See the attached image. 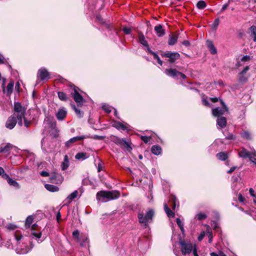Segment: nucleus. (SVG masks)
I'll list each match as a JSON object with an SVG mask.
<instances>
[{
    "mask_svg": "<svg viewBox=\"0 0 256 256\" xmlns=\"http://www.w3.org/2000/svg\"><path fill=\"white\" fill-rule=\"evenodd\" d=\"M72 107L74 110V112H76V114L79 118L82 117L83 112H81L80 110H78L76 108V106L74 104L72 106Z\"/></svg>",
    "mask_w": 256,
    "mask_h": 256,
    "instance_id": "35",
    "label": "nucleus"
},
{
    "mask_svg": "<svg viewBox=\"0 0 256 256\" xmlns=\"http://www.w3.org/2000/svg\"><path fill=\"white\" fill-rule=\"evenodd\" d=\"M26 110L20 103L15 102L14 114L8 119L6 124V127L12 130L15 126L17 122L20 126H22V118H24Z\"/></svg>",
    "mask_w": 256,
    "mask_h": 256,
    "instance_id": "1",
    "label": "nucleus"
},
{
    "mask_svg": "<svg viewBox=\"0 0 256 256\" xmlns=\"http://www.w3.org/2000/svg\"><path fill=\"white\" fill-rule=\"evenodd\" d=\"M13 148V146L10 144H7L4 147H1L0 152H7Z\"/></svg>",
    "mask_w": 256,
    "mask_h": 256,
    "instance_id": "25",
    "label": "nucleus"
},
{
    "mask_svg": "<svg viewBox=\"0 0 256 256\" xmlns=\"http://www.w3.org/2000/svg\"><path fill=\"white\" fill-rule=\"evenodd\" d=\"M114 142L118 145H120L122 148H126L127 150L130 152L132 148L130 147L128 142H126L122 139H120L119 138H116V139L114 140Z\"/></svg>",
    "mask_w": 256,
    "mask_h": 256,
    "instance_id": "10",
    "label": "nucleus"
},
{
    "mask_svg": "<svg viewBox=\"0 0 256 256\" xmlns=\"http://www.w3.org/2000/svg\"><path fill=\"white\" fill-rule=\"evenodd\" d=\"M178 36L176 35H170L168 44L170 46L175 44L178 41Z\"/></svg>",
    "mask_w": 256,
    "mask_h": 256,
    "instance_id": "19",
    "label": "nucleus"
},
{
    "mask_svg": "<svg viewBox=\"0 0 256 256\" xmlns=\"http://www.w3.org/2000/svg\"><path fill=\"white\" fill-rule=\"evenodd\" d=\"M178 76H180V77L182 78V79H186V76L185 74H184L178 72Z\"/></svg>",
    "mask_w": 256,
    "mask_h": 256,
    "instance_id": "59",
    "label": "nucleus"
},
{
    "mask_svg": "<svg viewBox=\"0 0 256 256\" xmlns=\"http://www.w3.org/2000/svg\"><path fill=\"white\" fill-rule=\"evenodd\" d=\"M44 122L45 124H48L49 126L52 128L56 126V122L52 116H47L44 119Z\"/></svg>",
    "mask_w": 256,
    "mask_h": 256,
    "instance_id": "14",
    "label": "nucleus"
},
{
    "mask_svg": "<svg viewBox=\"0 0 256 256\" xmlns=\"http://www.w3.org/2000/svg\"><path fill=\"white\" fill-rule=\"evenodd\" d=\"M88 158V156H87L86 153L83 152H78L75 156V158L78 160H84Z\"/></svg>",
    "mask_w": 256,
    "mask_h": 256,
    "instance_id": "23",
    "label": "nucleus"
},
{
    "mask_svg": "<svg viewBox=\"0 0 256 256\" xmlns=\"http://www.w3.org/2000/svg\"><path fill=\"white\" fill-rule=\"evenodd\" d=\"M202 104L206 106H210V104H209V102H208V101L204 99V98H203L202 100Z\"/></svg>",
    "mask_w": 256,
    "mask_h": 256,
    "instance_id": "55",
    "label": "nucleus"
},
{
    "mask_svg": "<svg viewBox=\"0 0 256 256\" xmlns=\"http://www.w3.org/2000/svg\"><path fill=\"white\" fill-rule=\"evenodd\" d=\"M78 195V190H74L73 192L70 194L68 197L67 200H68V203H70L71 200L74 199Z\"/></svg>",
    "mask_w": 256,
    "mask_h": 256,
    "instance_id": "26",
    "label": "nucleus"
},
{
    "mask_svg": "<svg viewBox=\"0 0 256 256\" xmlns=\"http://www.w3.org/2000/svg\"><path fill=\"white\" fill-rule=\"evenodd\" d=\"M66 115V111L64 108H61L58 110L56 114V118L60 120H62Z\"/></svg>",
    "mask_w": 256,
    "mask_h": 256,
    "instance_id": "13",
    "label": "nucleus"
},
{
    "mask_svg": "<svg viewBox=\"0 0 256 256\" xmlns=\"http://www.w3.org/2000/svg\"><path fill=\"white\" fill-rule=\"evenodd\" d=\"M176 224H177L178 226L180 227V230L183 232L184 231V224H182L181 220L179 218H176Z\"/></svg>",
    "mask_w": 256,
    "mask_h": 256,
    "instance_id": "40",
    "label": "nucleus"
},
{
    "mask_svg": "<svg viewBox=\"0 0 256 256\" xmlns=\"http://www.w3.org/2000/svg\"><path fill=\"white\" fill-rule=\"evenodd\" d=\"M207 46L210 51V53L212 54H216L217 53V50L215 48L213 42L211 40L206 41Z\"/></svg>",
    "mask_w": 256,
    "mask_h": 256,
    "instance_id": "15",
    "label": "nucleus"
},
{
    "mask_svg": "<svg viewBox=\"0 0 256 256\" xmlns=\"http://www.w3.org/2000/svg\"><path fill=\"white\" fill-rule=\"evenodd\" d=\"M152 152L156 155H158L162 152V148L158 146H153L152 148Z\"/></svg>",
    "mask_w": 256,
    "mask_h": 256,
    "instance_id": "22",
    "label": "nucleus"
},
{
    "mask_svg": "<svg viewBox=\"0 0 256 256\" xmlns=\"http://www.w3.org/2000/svg\"><path fill=\"white\" fill-rule=\"evenodd\" d=\"M7 182L10 185L14 186L17 188H20L19 184L16 180H12V178H10Z\"/></svg>",
    "mask_w": 256,
    "mask_h": 256,
    "instance_id": "32",
    "label": "nucleus"
},
{
    "mask_svg": "<svg viewBox=\"0 0 256 256\" xmlns=\"http://www.w3.org/2000/svg\"><path fill=\"white\" fill-rule=\"evenodd\" d=\"M164 210L168 217H174V213L168 207L166 204H164Z\"/></svg>",
    "mask_w": 256,
    "mask_h": 256,
    "instance_id": "21",
    "label": "nucleus"
},
{
    "mask_svg": "<svg viewBox=\"0 0 256 256\" xmlns=\"http://www.w3.org/2000/svg\"><path fill=\"white\" fill-rule=\"evenodd\" d=\"M162 56L169 58V62L170 63H174L175 61L180 58V54L176 52H167L162 54Z\"/></svg>",
    "mask_w": 256,
    "mask_h": 256,
    "instance_id": "7",
    "label": "nucleus"
},
{
    "mask_svg": "<svg viewBox=\"0 0 256 256\" xmlns=\"http://www.w3.org/2000/svg\"><path fill=\"white\" fill-rule=\"evenodd\" d=\"M154 215V211L152 210H149L146 212L145 216L143 213H138V222L146 226L148 222H152Z\"/></svg>",
    "mask_w": 256,
    "mask_h": 256,
    "instance_id": "3",
    "label": "nucleus"
},
{
    "mask_svg": "<svg viewBox=\"0 0 256 256\" xmlns=\"http://www.w3.org/2000/svg\"><path fill=\"white\" fill-rule=\"evenodd\" d=\"M152 54H153L154 58L157 60L158 64H159L160 66H162L163 62L160 59L158 56L156 54L154 53V52H152Z\"/></svg>",
    "mask_w": 256,
    "mask_h": 256,
    "instance_id": "38",
    "label": "nucleus"
},
{
    "mask_svg": "<svg viewBox=\"0 0 256 256\" xmlns=\"http://www.w3.org/2000/svg\"><path fill=\"white\" fill-rule=\"evenodd\" d=\"M206 6V3L204 0H200L196 4V6L198 9H204Z\"/></svg>",
    "mask_w": 256,
    "mask_h": 256,
    "instance_id": "34",
    "label": "nucleus"
},
{
    "mask_svg": "<svg viewBox=\"0 0 256 256\" xmlns=\"http://www.w3.org/2000/svg\"><path fill=\"white\" fill-rule=\"evenodd\" d=\"M210 256H226L223 252L220 251L218 253L212 252L210 253Z\"/></svg>",
    "mask_w": 256,
    "mask_h": 256,
    "instance_id": "41",
    "label": "nucleus"
},
{
    "mask_svg": "<svg viewBox=\"0 0 256 256\" xmlns=\"http://www.w3.org/2000/svg\"><path fill=\"white\" fill-rule=\"evenodd\" d=\"M250 31L251 32L250 36L253 38L254 42H256V27L254 26H252L250 28Z\"/></svg>",
    "mask_w": 256,
    "mask_h": 256,
    "instance_id": "28",
    "label": "nucleus"
},
{
    "mask_svg": "<svg viewBox=\"0 0 256 256\" xmlns=\"http://www.w3.org/2000/svg\"><path fill=\"white\" fill-rule=\"evenodd\" d=\"M102 109L107 113H110L112 111L111 108L108 105L104 104L102 106Z\"/></svg>",
    "mask_w": 256,
    "mask_h": 256,
    "instance_id": "42",
    "label": "nucleus"
},
{
    "mask_svg": "<svg viewBox=\"0 0 256 256\" xmlns=\"http://www.w3.org/2000/svg\"><path fill=\"white\" fill-rule=\"evenodd\" d=\"M252 155L256 156V151L252 150V152H248L246 148H242V150L238 152V156L242 158H250Z\"/></svg>",
    "mask_w": 256,
    "mask_h": 256,
    "instance_id": "9",
    "label": "nucleus"
},
{
    "mask_svg": "<svg viewBox=\"0 0 256 256\" xmlns=\"http://www.w3.org/2000/svg\"><path fill=\"white\" fill-rule=\"evenodd\" d=\"M84 138H85V137L84 136H78L74 137V138H70V140H68V141H67L66 142V144H65L67 148H68L72 146V145L73 143L76 142L78 140H82Z\"/></svg>",
    "mask_w": 256,
    "mask_h": 256,
    "instance_id": "11",
    "label": "nucleus"
},
{
    "mask_svg": "<svg viewBox=\"0 0 256 256\" xmlns=\"http://www.w3.org/2000/svg\"><path fill=\"white\" fill-rule=\"evenodd\" d=\"M5 81H6V80L4 79L3 84H2L3 90L4 92H6V93L7 95L10 96L12 92L13 87H14V82H9L7 86L6 90V91H5L4 86Z\"/></svg>",
    "mask_w": 256,
    "mask_h": 256,
    "instance_id": "12",
    "label": "nucleus"
},
{
    "mask_svg": "<svg viewBox=\"0 0 256 256\" xmlns=\"http://www.w3.org/2000/svg\"><path fill=\"white\" fill-rule=\"evenodd\" d=\"M123 30H124V32L127 34H130L131 32V29L128 28H124L123 29Z\"/></svg>",
    "mask_w": 256,
    "mask_h": 256,
    "instance_id": "49",
    "label": "nucleus"
},
{
    "mask_svg": "<svg viewBox=\"0 0 256 256\" xmlns=\"http://www.w3.org/2000/svg\"><path fill=\"white\" fill-rule=\"evenodd\" d=\"M249 70V66H246L244 70L240 73V75H244Z\"/></svg>",
    "mask_w": 256,
    "mask_h": 256,
    "instance_id": "46",
    "label": "nucleus"
},
{
    "mask_svg": "<svg viewBox=\"0 0 256 256\" xmlns=\"http://www.w3.org/2000/svg\"><path fill=\"white\" fill-rule=\"evenodd\" d=\"M150 137H148L146 136H141V140L145 143L147 144L150 140Z\"/></svg>",
    "mask_w": 256,
    "mask_h": 256,
    "instance_id": "44",
    "label": "nucleus"
},
{
    "mask_svg": "<svg viewBox=\"0 0 256 256\" xmlns=\"http://www.w3.org/2000/svg\"><path fill=\"white\" fill-rule=\"evenodd\" d=\"M250 160L256 165V156L252 155L251 156H250Z\"/></svg>",
    "mask_w": 256,
    "mask_h": 256,
    "instance_id": "50",
    "label": "nucleus"
},
{
    "mask_svg": "<svg viewBox=\"0 0 256 256\" xmlns=\"http://www.w3.org/2000/svg\"><path fill=\"white\" fill-rule=\"evenodd\" d=\"M228 7V4H224L222 7L221 12H222L224 11L225 10H226L227 8Z\"/></svg>",
    "mask_w": 256,
    "mask_h": 256,
    "instance_id": "63",
    "label": "nucleus"
},
{
    "mask_svg": "<svg viewBox=\"0 0 256 256\" xmlns=\"http://www.w3.org/2000/svg\"><path fill=\"white\" fill-rule=\"evenodd\" d=\"M38 78L42 80L50 78V73L45 68H40L38 72Z\"/></svg>",
    "mask_w": 256,
    "mask_h": 256,
    "instance_id": "8",
    "label": "nucleus"
},
{
    "mask_svg": "<svg viewBox=\"0 0 256 256\" xmlns=\"http://www.w3.org/2000/svg\"><path fill=\"white\" fill-rule=\"evenodd\" d=\"M222 108H216L212 109V114L214 116L220 117V116L224 114L226 112L228 111V108L222 101H221Z\"/></svg>",
    "mask_w": 256,
    "mask_h": 256,
    "instance_id": "6",
    "label": "nucleus"
},
{
    "mask_svg": "<svg viewBox=\"0 0 256 256\" xmlns=\"http://www.w3.org/2000/svg\"><path fill=\"white\" fill-rule=\"evenodd\" d=\"M180 243L181 246L182 253L184 256L190 254L192 250L193 246L191 243L186 242L184 240H180Z\"/></svg>",
    "mask_w": 256,
    "mask_h": 256,
    "instance_id": "5",
    "label": "nucleus"
},
{
    "mask_svg": "<svg viewBox=\"0 0 256 256\" xmlns=\"http://www.w3.org/2000/svg\"><path fill=\"white\" fill-rule=\"evenodd\" d=\"M249 192L252 196L256 198V195L254 194V190L252 188L250 189Z\"/></svg>",
    "mask_w": 256,
    "mask_h": 256,
    "instance_id": "51",
    "label": "nucleus"
},
{
    "mask_svg": "<svg viewBox=\"0 0 256 256\" xmlns=\"http://www.w3.org/2000/svg\"><path fill=\"white\" fill-rule=\"evenodd\" d=\"M217 124L221 128H224L226 125V120L224 116L218 117L216 120Z\"/></svg>",
    "mask_w": 256,
    "mask_h": 256,
    "instance_id": "16",
    "label": "nucleus"
},
{
    "mask_svg": "<svg viewBox=\"0 0 256 256\" xmlns=\"http://www.w3.org/2000/svg\"><path fill=\"white\" fill-rule=\"evenodd\" d=\"M154 30L159 37H161L165 34V30L162 28L161 24H158L154 27Z\"/></svg>",
    "mask_w": 256,
    "mask_h": 256,
    "instance_id": "17",
    "label": "nucleus"
},
{
    "mask_svg": "<svg viewBox=\"0 0 256 256\" xmlns=\"http://www.w3.org/2000/svg\"><path fill=\"white\" fill-rule=\"evenodd\" d=\"M140 42L144 46H148V43L145 40L144 36L143 35L140 36H139Z\"/></svg>",
    "mask_w": 256,
    "mask_h": 256,
    "instance_id": "36",
    "label": "nucleus"
},
{
    "mask_svg": "<svg viewBox=\"0 0 256 256\" xmlns=\"http://www.w3.org/2000/svg\"><path fill=\"white\" fill-rule=\"evenodd\" d=\"M236 169V166L232 167L230 168V170L228 172V174L232 173Z\"/></svg>",
    "mask_w": 256,
    "mask_h": 256,
    "instance_id": "61",
    "label": "nucleus"
},
{
    "mask_svg": "<svg viewBox=\"0 0 256 256\" xmlns=\"http://www.w3.org/2000/svg\"><path fill=\"white\" fill-rule=\"evenodd\" d=\"M218 158L221 160H225L228 158V156L226 153L220 152L216 154Z\"/></svg>",
    "mask_w": 256,
    "mask_h": 256,
    "instance_id": "27",
    "label": "nucleus"
},
{
    "mask_svg": "<svg viewBox=\"0 0 256 256\" xmlns=\"http://www.w3.org/2000/svg\"><path fill=\"white\" fill-rule=\"evenodd\" d=\"M238 199L240 202H244V198L243 197L241 194H239L238 195Z\"/></svg>",
    "mask_w": 256,
    "mask_h": 256,
    "instance_id": "53",
    "label": "nucleus"
},
{
    "mask_svg": "<svg viewBox=\"0 0 256 256\" xmlns=\"http://www.w3.org/2000/svg\"><path fill=\"white\" fill-rule=\"evenodd\" d=\"M198 219L200 220L205 219L206 218V215L204 213H198L196 214Z\"/></svg>",
    "mask_w": 256,
    "mask_h": 256,
    "instance_id": "39",
    "label": "nucleus"
},
{
    "mask_svg": "<svg viewBox=\"0 0 256 256\" xmlns=\"http://www.w3.org/2000/svg\"><path fill=\"white\" fill-rule=\"evenodd\" d=\"M182 44L184 46H190V42L188 40H184L182 42Z\"/></svg>",
    "mask_w": 256,
    "mask_h": 256,
    "instance_id": "57",
    "label": "nucleus"
},
{
    "mask_svg": "<svg viewBox=\"0 0 256 256\" xmlns=\"http://www.w3.org/2000/svg\"><path fill=\"white\" fill-rule=\"evenodd\" d=\"M16 228V226L13 224H10L8 226V228L10 230H14Z\"/></svg>",
    "mask_w": 256,
    "mask_h": 256,
    "instance_id": "52",
    "label": "nucleus"
},
{
    "mask_svg": "<svg viewBox=\"0 0 256 256\" xmlns=\"http://www.w3.org/2000/svg\"><path fill=\"white\" fill-rule=\"evenodd\" d=\"M242 136L244 138H246V139H250V134L248 132H244L242 134Z\"/></svg>",
    "mask_w": 256,
    "mask_h": 256,
    "instance_id": "45",
    "label": "nucleus"
},
{
    "mask_svg": "<svg viewBox=\"0 0 256 256\" xmlns=\"http://www.w3.org/2000/svg\"><path fill=\"white\" fill-rule=\"evenodd\" d=\"M2 176L4 178L7 180V181L10 178L8 174H7L5 172H4V174H2Z\"/></svg>",
    "mask_w": 256,
    "mask_h": 256,
    "instance_id": "54",
    "label": "nucleus"
},
{
    "mask_svg": "<svg viewBox=\"0 0 256 256\" xmlns=\"http://www.w3.org/2000/svg\"><path fill=\"white\" fill-rule=\"evenodd\" d=\"M165 72L168 76L175 78L178 76V72L174 69L170 68L166 70Z\"/></svg>",
    "mask_w": 256,
    "mask_h": 256,
    "instance_id": "18",
    "label": "nucleus"
},
{
    "mask_svg": "<svg viewBox=\"0 0 256 256\" xmlns=\"http://www.w3.org/2000/svg\"><path fill=\"white\" fill-rule=\"evenodd\" d=\"M210 100L213 102H216L218 101V98H210Z\"/></svg>",
    "mask_w": 256,
    "mask_h": 256,
    "instance_id": "64",
    "label": "nucleus"
},
{
    "mask_svg": "<svg viewBox=\"0 0 256 256\" xmlns=\"http://www.w3.org/2000/svg\"><path fill=\"white\" fill-rule=\"evenodd\" d=\"M4 62V57L0 54V64H2Z\"/></svg>",
    "mask_w": 256,
    "mask_h": 256,
    "instance_id": "60",
    "label": "nucleus"
},
{
    "mask_svg": "<svg viewBox=\"0 0 256 256\" xmlns=\"http://www.w3.org/2000/svg\"><path fill=\"white\" fill-rule=\"evenodd\" d=\"M226 138L229 140H233L235 139V137L232 134H229L228 136H226Z\"/></svg>",
    "mask_w": 256,
    "mask_h": 256,
    "instance_id": "48",
    "label": "nucleus"
},
{
    "mask_svg": "<svg viewBox=\"0 0 256 256\" xmlns=\"http://www.w3.org/2000/svg\"><path fill=\"white\" fill-rule=\"evenodd\" d=\"M72 91L71 92L72 97L78 106H82L84 103V99L79 93L78 88L74 86H72Z\"/></svg>",
    "mask_w": 256,
    "mask_h": 256,
    "instance_id": "4",
    "label": "nucleus"
},
{
    "mask_svg": "<svg viewBox=\"0 0 256 256\" xmlns=\"http://www.w3.org/2000/svg\"><path fill=\"white\" fill-rule=\"evenodd\" d=\"M79 234L80 232L78 230H76L72 232L73 236L76 239L77 241L80 240Z\"/></svg>",
    "mask_w": 256,
    "mask_h": 256,
    "instance_id": "43",
    "label": "nucleus"
},
{
    "mask_svg": "<svg viewBox=\"0 0 256 256\" xmlns=\"http://www.w3.org/2000/svg\"><path fill=\"white\" fill-rule=\"evenodd\" d=\"M44 187L48 190L51 192H56L59 190L58 186L52 184H46Z\"/></svg>",
    "mask_w": 256,
    "mask_h": 256,
    "instance_id": "20",
    "label": "nucleus"
},
{
    "mask_svg": "<svg viewBox=\"0 0 256 256\" xmlns=\"http://www.w3.org/2000/svg\"><path fill=\"white\" fill-rule=\"evenodd\" d=\"M239 80L240 82H246V78L244 75H240V76L239 78Z\"/></svg>",
    "mask_w": 256,
    "mask_h": 256,
    "instance_id": "56",
    "label": "nucleus"
},
{
    "mask_svg": "<svg viewBox=\"0 0 256 256\" xmlns=\"http://www.w3.org/2000/svg\"><path fill=\"white\" fill-rule=\"evenodd\" d=\"M24 120V124L26 127H28L30 124V122L26 120L25 118V114H24V118H22V120Z\"/></svg>",
    "mask_w": 256,
    "mask_h": 256,
    "instance_id": "47",
    "label": "nucleus"
},
{
    "mask_svg": "<svg viewBox=\"0 0 256 256\" xmlns=\"http://www.w3.org/2000/svg\"><path fill=\"white\" fill-rule=\"evenodd\" d=\"M33 220H34V218L32 216H28L26 220V222H25V226L26 228H28L30 227V225L32 224V223L33 222Z\"/></svg>",
    "mask_w": 256,
    "mask_h": 256,
    "instance_id": "24",
    "label": "nucleus"
},
{
    "mask_svg": "<svg viewBox=\"0 0 256 256\" xmlns=\"http://www.w3.org/2000/svg\"><path fill=\"white\" fill-rule=\"evenodd\" d=\"M38 225L36 224H34L32 226V229L33 230L32 234L34 235L36 238H40L42 236V233L39 232L38 234H36L34 232V230L37 228Z\"/></svg>",
    "mask_w": 256,
    "mask_h": 256,
    "instance_id": "33",
    "label": "nucleus"
},
{
    "mask_svg": "<svg viewBox=\"0 0 256 256\" xmlns=\"http://www.w3.org/2000/svg\"><path fill=\"white\" fill-rule=\"evenodd\" d=\"M120 196V192L116 190H101L96 194L97 199L99 200H101L102 202L115 200L118 198Z\"/></svg>",
    "mask_w": 256,
    "mask_h": 256,
    "instance_id": "2",
    "label": "nucleus"
},
{
    "mask_svg": "<svg viewBox=\"0 0 256 256\" xmlns=\"http://www.w3.org/2000/svg\"><path fill=\"white\" fill-rule=\"evenodd\" d=\"M114 126L118 130H125L126 129V126L120 122L114 123Z\"/></svg>",
    "mask_w": 256,
    "mask_h": 256,
    "instance_id": "31",
    "label": "nucleus"
},
{
    "mask_svg": "<svg viewBox=\"0 0 256 256\" xmlns=\"http://www.w3.org/2000/svg\"><path fill=\"white\" fill-rule=\"evenodd\" d=\"M40 174L43 176H49V174L46 171H42L40 173Z\"/></svg>",
    "mask_w": 256,
    "mask_h": 256,
    "instance_id": "58",
    "label": "nucleus"
},
{
    "mask_svg": "<svg viewBox=\"0 0 256 256\" xmlns=\"http://www.w3.org/2000/svg\"><path fill=\"white\" fill-rule=\"evenodd\" d=\"M220 24V20L218 18H216L213 24H212L211 27L213 30H216Z\"/></svg>",
    "mask_w": 256,
    "mask_h": 256,
    "instance_id": "37",
    "label": "nucleus"
},
{
    "mask_svg": "<svg viewBox=\"0 0 256 256\" xmlns=\"http://www.w3.org/2000/svg\"><path fill=\"white\" fill-rule=\"evenodd\" d=\"M250 60V56H244L240 60V61L238 62L236 64V66L239 67L242 66V64L240 63L241 62H246Z\"/></svg>",
    "mask_w": 256,
    "mask_h": 256,
    "instance_id": "29",
    "label": "nucleus"
},
{
    "mask_svg": "<svg viewBox=\"0 0 256 256\" xmlns=\"http://www.w3.org/2000/svg\"><path fill=\"white\" fill-rule=\"evenodd\" d=\"M68 167V163H66V162H64L63 163L62 170H65V169L67 168Z\"/></svg>",
    "mask_w": 256,
    "mask_h": 256,
    "instance_id": "62",
    "label": "nucleus"
},
{
    "mask_svg": "<svg viewBox=\"0 0 256 256\" xmlns=\"http://www.w3.org/2000/svg\"><path fill=\"white\" fill-rule=\"evenodd\" d=\"M58 98L62 101H66L68 99V98L66 94L64 92H58Z\"/></svg>",
    "mask_w": 256,
    "mask_h": 256,
    "instance_id": "30",
    "label": "nucleus"
}]
</instances>
